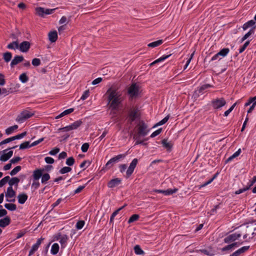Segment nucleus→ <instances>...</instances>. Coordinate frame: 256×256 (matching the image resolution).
Instances as JSON below:
<instances>
[{"mask_svg": "<svg viewBox=\"0 0 256 256\" xmlns=\"http://www.w3.org/2000/svg\"><path fill=\"white\" fill-rule=\"evenodd\" d=\"M250 248V246H244L239 248L238 250L235 251L232 254L230 255L229 256H239L242 254L246 250H248Z\"/></svg>", "mask_w": 256, "mask_h": 256, "instance_id": "obj_16", "label": "nucleus"}, {"mask_svg": "<svg viewBox=\"0 0 256 256\" xmlns=\"http://www.w3.org/2000/svg\"><path fill=\"white\" fill-rule=\"evenodd\" d=\"M18 128V126L16 124H15L13 126H10L6 130H5L6 134L8 136L10 135L14 132V130H17Z\"/></svg>", "mask_w": 256, "mask_h": 256, "instance_id": "obj_27", "label": "nucleus"}, {"mask_svg": "<svg viewBox=\"0 0 256 256\" xmlns=\"http://www.w3.org/2000/svg\"><path fill=\"white\" fill-rule=\"evenodd\" d=\"M89 144L88 143H84V144H82V146H81V150L83 152H87L88 149V148H89Z\"/></svg>", "mask_w": 256, "mask_h": 256, "instance_id": "obj_50", "label": "nucleus"}, {"mask_svg": "<svg viewBox=\"0 0 256 256\" xmlns=\"http://www.w3.org/2000/svg\"><path fill=\"white\" fill-rule=\"evenodd\" d=\"M12 54L10 52H6L3 54V59L6 62H8L12 59Z\"/></svg>", "mask_w": 256, "mask_h": 256, "instance_id": "obj_29", "label": "nucleus"}, {"mask_svg": "<svg viewBox=\"0 0 256 256\" xmlns=\"http://www.w3.org/2000/svg\"><path fill=\"white\" fill-rule=\"evenodd\" d=\"M134 250L136 254L141 255L144 254V251L141 248L140 246L139 245L135 246H134Z\"/></svg>", "mask_w": 256, "mask_h": 256, "instance_id": "obj_33", "label": "nucleus"}, {"mask_svg": "<svg viewBox=\"0 0 256 256\" xmlns=\"http://www.w3.org/2000/svg\"><path fill=\"white\" fill-rule=\"evenodd\" d=\"M34 113H26L24 114V113H20L16 118V121L20 124H22L26 121L27 119L30 118L34 115Z\"/></svg>", "mask_w": 256, "mask_h": 256, "instance_id": "obj_8", "label": "nucleus"}, {"mask_svg": "<svg viewBox=\"0 0 256 256\" xmlns=\"http://www.w3.org/2000/svg\"><path fill=\"white\" fill-rule=\"evenodd\" d=\"M22 169V167L20 166H16L10 172V176H13L16 175L18 172Z\"/></svg>", "mask_w": 256, "mask_h": 256, "instance_id": "obj_44", "label": "nucleus"}, {"mask_svg": "<svg viewBox=\"0 0 256 256\" xmlns=\"http://www.w3.org/2000/svg\"><path fill=\"white\" fill-rule=\"evenodd\" d=\"M125 156V154H120L112 158L107 162L106 164V167L107 168H110L114 164L118 162L121 158H124Z\"/></svg>", "mask_w": 256, "mask_h": 256, "instance_id": "obj_7", "label": "nucleus"}, {"mask_svg": "<svg viewBox=\"0 0 256 256\" xmlns=\"http://www.w3.org/2000/svg\"><path fill=\"white\" fill-rule=\"evenodd\" d=\"M126 120L128 123L132 124L134 122H139L137 124V132L134 135L145 136L150 132L148 125L143 120H140V113H128Z\"/></svg>", "mask_w": 256, "mask_h": 256, "instance_id": "obj_1", "label": "nucleus"}, {"mask_svg": "<svg viewBox=\"0 0 256 256\" xmlns=\"http://www.w3.org/2000/svg\"><path fill=\"white\" fill-rule=\"evenodd\" d=\"M134 170V168L129 166L126 172V177L129 178L132 174Z\"/></svg>", "mask_w": 256, "mask_h": 256, "instance_id": "obj_55", "label": "nucleus"}, {"mask_svg": "<svg viewBox=\"0 0 256 256\" xmlns=\"http://www.w3.org/2000/svg\"><path fill=\"white\" fill-rule=\"evenodd\" d=\"M18 147V146H15L11 148H7L2 151L4 154H2L0 157V160L2 162H6L10 158L8 156V154L7 153H6V152H7L8 150L10 149H14Z\"/></svg>", "mask_w": 256, "mask_h": 256, "instance_id": "obj_15", "label": "nucleus"}, {"mask_svg": "<svg viewBox=\"0 0 256 256\" xmlns=\"http://www.w3.org/2000/svg\"><path fill=\"white\" fill-rule=\"evenodd\" d=\"M48 38L50 42H54L58 39V33L56 31L50 32L48 34Z\"/></svg>", "mask_w": 256, "mask_h": 256, "instance_id": "obj_20", "label": "nucleus"}, {"mask_svg": "<svg viewBox=\"0 0 256 256\" xmlns=\"http://www.w3.org/2000/svg\"><path fill=\"white\" fill-rule=\"evenodd\" d=\"M140 136H138L137 135H134L133 139L136 140L135 145H138V144H142V145L146 144V143L144 142V141L148 140V138H145L144 140H140Z\"/></svg>", "mask_w": 256, "mask_h": 256, "instance_id": "obj_23", "label": "nucleus"}, {"mask_svg": "<svg viewBox=\"0 0 256 256\" xmlns=\"http://www.w3.org/2000/svg\"><path fill=\"white\" fill-rule=\"evenodd\" d=\"M63 200H64L62 199V198H58L55 202L53 203L51 205L52 208H54L58 206Z\"/></svg>", "mask_w": 256, "mask_h": 256, "instance_id": "obj_60", "label": "nucleus"}, {"mask_svg": "<svg viewBox=\"0 0 256 256\" xmlns=\"http://www.w3.org/2000/svg\"><path fill=\"white\" fill-rule=\"evenodd\" d=\"M82 120H76L71 124L58 128V131L68 132L76 130L82 124Z\"/></svg>", "mask_w": 256, "mask_h": 256, "instance_id": "obj_4", "label": "nucleus"}, {"mask_svg": "<svg viewBox=\"0 0 256 256\" xmlns=\"http://www.w3.org/2000/svg\"><path fill=\"white\" fill-rule=\"evenodd\" d=\"M6 48L10 50H16L18 48V40L13 41L6 46Z\"/></svg>", "mask_w": 256, "mask_h": 256, "instance_id": "obj_22", "label": "nucleus"}, {"mask_svg": "<svg viewBox=\"0 0 256 256\" xmlns=\"http://www.w3.org/2000/svg\"><path fill=\"white\" fill-rule=\"evenodd\" d=\"M170 56H171L170 54H168V55H164V56H162V57L158 58V59L155 60L152 62L150 64V66H152V65H154V64H158V62H162L164 60H166V58H169Z\"/></svg>", "mask_w": 256, "mask_h": 256, "instance_id": "obj_28", "label": "nucleus"}, {"mask_svg": "<svg viewBox=\"0 0 256 256\" xmlns=\"http://www.w3.org/2000/svg\"><path fill=\"white\" fill-rule=\"evenodd\" d=\"M250 106L249 109L247 110V112H251L254 110V107L256 106V96L252 98H250L248 102H246L244 104L245 106Z\"/></svg>", "mask_w": 256, "mask_h": 256, "instance_id": "obj_9", "label": "nucleus"}, {"mask_svg": "<svg viewBox=\"0 0 256 256\" xmlns=\"http://www.w3.org/2000/svg\"><path fill=\"white\" fill-rule=\"evenodd\" d=\"M86 187V185L79 186L74 192L75 194H78L81 192Z\"/></svg>", "mask_w": 256, "mask_h": 256, "instance_id": "obj_64", "label": "nucleus"}, {"mask_svg": "<svg viewBox=\"0 0 256 256\" xmlns=\"http://www.w3.org/2000/svg\"><path fill=\"white\" fill-rule=\"evenodd\" d=\"M4 207L10 211H14L16 210V206L13 204H6Z\"/></svg>", "mask_w": 256, "mask_h": 256, "instance_id": "obj_37", "label": "nucleus"}, {"mask_svg": "<svg viewBox=\"0 0 256 256\" xmlns=\"http://www.w3.org/2000/svg\"><path fill=\"white\" fill-rule=\"evenodd\" d=\"M229 244L224 246V248H222V252H226V251H228V250H232V249H234L233 247L232 246L231 244Z\"/></svg>", "mask_w": 256, "mask_h": 256, "instance_id": "obj_57", "label": "nucleus"}, {"mask_svg": "<svg viewBox=\"0 0 256 256\" xmlns=\"http://www.w3.org/2000/svg\"><path fill=\"white\" fill-rule=\"evenodd\" d=\"M250 44V41H246L244 44L239 49V53H242L246 48V47L248 46Z\"/></svg>", "mask_w": 256, "mask_h": 256, "instance_id": "obj_53", "label": "nucleus"}, {"mask_svg": "<svg viewBox=\"0 0 256 256\" xmlns=\"http://www.w3.org/2000/svg\"><path fill=\"white\" fill-rule=\"evenodd\" d=\"M84 224L85 222L84 220H78L76 224V227L77 230H81L84 227Z\"/></svg>", "mask_w": 256, "mask_h": 256, "instance_id": "obj_46", "label": "nucleus"}, {"mask_svg": "<svg viewBox=\"0 0 256 256\" xmlns=\"http://www.w3.org/2000/svg\"><path fill=\"white\" fill-rule=\"evenodd\" d=\"M162 132V128H158V130H156V131H154L151 134V135L150 136V138H154L155 136H158L159 134H160Z\"/></svg>", "mask_w": 256, "mask_h": 256, "instance_id": "obj_51", "label": "nucleus"}, {"mask_svg": "<svg viewBox=\"0 0 256 256\" xmlns=\"http://www.w3.org/2000/svg\"><path fill=\"white\" fill-rule=\"evenodd\" d=\"M122 182V180L120 178H115L111 180L108 183V186L109 188H114L119 184H120Z\"/></svg>", "mask_w": 256, "mask_h": 256, "instance_id": "obj_13", "label": "nucleus"}, {"mask_svg": "<svg viewBox=\"0 0 256 256\" xmlns=\"http://www.w3.org/2000/svg\"><path fill=\"white\" fill-rule=\"evenodd\" d=\"M241 149L239 148L236 152L234 154H232L231 156H230L225 162L226 163H228L232 161L234 158L238 156L241 153Z\"/></svg>", "mask_w": 256, "mask_h": 256, "instance_id": "obj_25", "label": "nucleus"}, {"mask_svg": "<svg viewBox=\"0 0 256 256\" xmlns=\"http://www.w3.org/2000/svg\"><path fill=\"white\" fill-rule=\"evenodd\" d=\"M106 94H108V100L110 108L112 110H121L123 108L124 100L122 93L115 89L110 88L108 90Z\"/></svg>", "mask_w": 256, "mask_h": 256, "instance_id": "obj_2", "label": "nucleus"}, {"mask_svg": "<svg viewBox=\"0 0 256 256\" xmlns=\"http://www.w3.org/2000/svg\"><path fill=\"white\" fill-rule=\"evenodd\" d=\"M90 163H91L88 160H84L80 164V168H84V170H85L86 168H85L86 165V164H88V165L86 166V168H87L88 166L90 165Z\"/></svg>", "mask_w": 256, "mask_h": 256, "instance_id": "obj_54", "label": "nucleus"}, {"mask_svg": "<svg viewBox=\"0 0 256 256\" xmlns=\"http://www.w3.org/2000/svg\"><path fill=\"white\" fill-rule=\"evenodd\" d=\"M20 80L22 83H26L28 80V78L26 73H22L20 76Z\"/></svg>", "mask_w": 256, "mask_h": 256, "instance_id": "obj_40", "label": "nucleus"}, {"mask_svg": "<svg viewBox=\"0 0 256 256\" xmlns=\"http://www.w3.org/2000/svg\"><path fill=\"white\" fill-rule=\"evenodd\" d=\"M169 118H170V115L168 114L167 116H166L162 120H161L159 122L156 123L154 126L153 128L158 127V126H162V125L165 124L168 122Z\"/></svg>", "mask_w": 256, "mask_h": 256, "instance_id": "obj_30", "label": "nucleus"}, {"mask_svg": "<svg viewBox=\"0 0 256 256\" xmlns=\"http://www.w3.org/2000/svg\"><path fill=\"white\" fill-rule=\"evenodd\" d=\"M162 43L163 40H160L148 44V46L150 48H155L162 44Z\"/></svg>", "mask_w": 256, "mask_h": 256, "instance_id": "obj_32", "label": "nucleus"}, {"mask_svg": "<svg viewBox=\"0 0 256 256\" xmlns=\"http://www.w3.org/2000/svg\"><path fill=\"white\" fill-rule=\"evenodd\" d=\"M28 196L25 193L20 194L18 196V202L20 204H24L28 200Z\"/></svg>", "mask_w": 256, "mask_h": 256, "instance_id": "obj_19", "label": "nucleus"}, {"mask_svg": "<svg viewBox=\"0 0 256 256\" xmlns=\"http://www.w3.org/2000/svg\"><path fill=\"white\" fill-rule=\"evenodd\" d=\"M242 236V234L240 232H235L229 234L224 239V242L226 244H230L238 240Z\"/></svg>", "mask_w": 256, "mask_h": 256, "instance_id": "obj_5", "label": "nucleus"}, {"mask_svg": "<svg viewBox=\"0 0 256 256\" xmlns=\"http://www.w3.org/2000/svg\"><path fill=\"white\" fill-rule=\"evenodd\" d=\"M30 46V44L29 42L24 41L20 44H18V48L22 52H26L29 50Z\"/></svg>", "mask_w": 256, "mask_h": 256, "instance_id": "obj_10", "label": "nucleus"}, {"mask_svg": "<svg viewBox=\"0 0 256 256\" xmlns=\"http://www.w3.org/2000/svg\"><path fill=\"white\" fill-rule=\"evenodd\" d=\"M255 28L256 26H254L252 29L250 30V31L248 32L245 34L244 36L242 38L241 40V42H244V40L248 38L252 34H254V30L255 29Z\"/></svg>", "mask_w": 256, "mask_h": 256, "instance_id": "obj_36", "label": "nucleus"}, {"mask_svg": "<svg viewBox=\"0 0 256 256\" xmlns=\"http://www.w3.org/2000/svg\"><path fill=\"white\" fill-rule=\"evenodd\" d=\"M30 147H32L30 146V142H24L21 144L20 145V150H24L26 148H28Z\"/></svg>", "mask_w": 256, "mask_h": 256, "instance_id": "obj_43", "label": "nucleus"}, {"mask_svg": "<svg viewBox=\"0 0 256 256\" xmlns=\"http://www.w3.org/2000/svg\"><path fill=\"white\" fill-rule=\"evenodd\" d=\"M198 252H201L202 254H204L208 256H214V254L212 250H208L206 249H200L198 250H197Z\"/></svg>", "mask_w": 256, "mask_h": 256, "instance_id": "obj_35", "label": "nucleus"}, {"mask_svg": "<svg viewBox=\"0 0 256 256\" xmlns=\"http://www.w3.org/2000/svg\"><path fill=\"white\" fill-rule=\"evenodd\" d=\"M90 94V92L89 90H86L84 94H82V96H81L80 99L82 100H86Z\"/></svg>", "mask_w": 256, "mask_h": 256, "instance_id": "obj_63", "label": "nucleus"}, {"mask_svg": "<svg viewBox=\"0 0 256 256\" xmlns=\"http://www.w3.org/2000/svg\"><path fill=\"white\" fill-rule=\"evenodd\" d=\"M21 160H22V158L20 157V156H16V157H14L12 159H11L10 160V162L12 164H14L17 163L18 162L20 161Z\"/></svg>", "mask_w": 256, "mask_h": 256, "instance_id": "obj_59", "label": "nucleus"}, {"mask_svg": "<svg viewBox=\"0 0 256 256\" xmlns=\"http://www.w3.org/2000/svg\"><path fill=\"white\" fill-rule=\"evenodd\" d=\"M72 170V168L69 167V166H64L62 168L60 171H59V172L60 174H66V173H68L70 172Z\"/></svg>", "mask_w": 256, "mask_h": 256, "instance_id": "obj_45", "label": "nucleus"}, {"mask_svg": "<svg viewBox=\"0 0 256 256\" xmlns=\"http://www.w3.org/2000/svg\"><path fill=\"white\" fill-rule=\"evenodd\" d=\"M128 93L131 99L136 98L140 94L139 86L136 83L132 84L128 89Z\"/></svg>", "mask_w": 256, "mask_h": 256, "instance_id": "obj_3", "label": "nucleus"}, {"mask_svg": "<svg viewBox=\"0 0 256 256\" xmlns=\"http://www.w3.org/2000/svg\"><path fill=\"white\" fill-rule=\"evenodd\" d=\"M45 162L48 164H52L54 162V159L51 157L47 156L44 158Z\"/></svg>", "mask_w": 256, "mask_h": 256, "instance_id": "obj_62", "label": "nucleus"}, {"mask_svg": "<svg viewBox=\"0 0 256 256\" xmlns=\"http://www.w3.org/2000/svg\"><path fill=\"white\" fill-rule=\"evenodd\" d=\"M226 104V102L224 98H217L212 101V106L215 110H219Z\"/></svg>", "mask_w": 256, "mask_h": 256, "instance_id": "obj_6", "label": "nucleus"}, {"mask_svg": "<svg viewBox=\"0 0 256 256\" xmlns=\"http://www.w3.org/2000/svg\"><path fill=\"white\" fill-rule=\"evenodd\" d=\"M248 190V188H247L246 186L242 188H240L238 190L235 192V194H240L246 190Z\"/></svg>", "mask_w": 256, "mask_h": 256, "instance_id": "obj_61", "label": "nucleus"}, {"mask_svg": "<svg viewBox=\"0 0 256 256\" xmlns=\"http://www.w3.org/2000/svg\"><path fill=\"white\" fill-rule=\"evenodd\" d=\"M59 249L60 246L57 243H54L52 246L50 253L53 255L56 254L59 251Z\"/></svg>", "mask_w": 256, "mask_h": 256, "instance_id": "obj_24", "label": "nucleus"}, {"mask_svg": "<svg viewBox=\"0 0 256 256\" xmlns=\"http://www.w3.org/2000/svg\"><path fill=\"white\" fill-rule=\"evenodd\" d=\"M32 64L34 66H38L41 64L40 60L38 58H34L32 59Z\"/></svg>", "mask_w": 256, "mask_h": 256, "instance_id": "obj_48", "label": "nucleus"}, {"mask_svg": "<svg viewBox=\"0 0 256 256\" xmlns=\"http://www.w3.org/2000/svg\"><path fill=\"white\" fill-rule=\"evenodd\" d=\"M138 159L136 158H134L130 162V166L131 168H133L134 169L138 164Z\"/></svg>", "mask_w": 256, "mask_h": 256, "instance_id": "obj_58", "label": "nucleus"}, {"mask_svg": "<svg viewBox=\"0 0 256 256\" xmlns=\"http://www.w3.org/2000/svg\"><path fill=\"white\" fill-rule=\"evenodd\" d=\"M162 144L164 148L167 149V150H170L172 147V144L170 142H168L167 140L163 139L162 140Z\"/></svg>", "mask_w": 256, "mask_h": 256, "instance_id": "obj_26", "label": "nucleus"}, {"mask_svg": "<svg viewBox=\"0 0 256 256\" xmlns=\"http://www.w3.org/2000/svg\"><path fill=\"white\" fill-rule=\"evenodd\" d=\"M43 169H36L33 172V178L34 180H38L42 176V172H44Z\"/></svg>", "mask_w": 256, "mask_h": 256, "instance_id": "obj_17", "label": "nucleus"}, {"mask_svg": "<svg viewBox=\"0 0 256 256\" xmlns=\"http://www.w3.org/2000/svg\"><path fill=\"white\" fill-rule=\"evenodd\" d=\"M178 190V188H168L166 190H155L154 192L156 193H162L165 196H170L174 193H176Z\"/></svg>", "mask_w": 256, "mask_h": 256, "instance_id": "obj_12", "label": "nucleus"}, {"mask_svg": "<svg viewBox=\"0 0 256 256\" xmlns=\"http://www.w3.org/2000/svg\"><path fill=\"white\" fill-rule=\"evenodd\" d=\"M60 150L58 148H54V149L49 152L48 154L52 156L56 155Z\"/></svg>", "mask_w": 256, "mask_h": 256, "instance_id": "obj_52", "label": "nucleus"}, {"mask_svg": "<svg viewBox=\"0 0 256 256\" xmlns=\"http://www.w3.org/2000/svg\"><path fill=\"white\" fill-rule=\"evenodd\" d=\"M59 236H60V241L59 242L61 245V248H64L66 246L67 242L68 240V237L66 234H64V235L62 236L60 234H59Z\"/></svg>", "mask_w": 256, "mask_h": 256, "instance_id": "obj_14", "label": "nucleus"}, {"mask_svg": "<svg viewBox=\"0 0 256 256\" xmlns=\"http://www.w3.org/2000/svg\"><path fill=\"white\" fill-rule=\"evenodd\" d=\"M26 132H24L21 134H18L16 136H14V140H20L21 138H22L24 136H25L26 135Z\"/></svg>", "mask_w": 256, "mask_h": 256, "instance_id": "obj_49", "label": "nucleus"}, {"mask_svg": "<svg viewBox=\"0 0 256 256\" xmlns=\"http://www.w3.org/2000/svg\"><path fill=\"white\" fill-rule=\"evenodd\" d=\"M36 14L40 16H44V14H45V9L43 8H36Z\"/></svg>", "mask_w": 256, "mask_h": 256, "instance_id": "obj_41", "label": "nucleus"}, {"mask_svg": "<svg viewBox=\"0 0 256 256\" xmlns=\"http://www.w3.org/2000/svg\"><path fill=\"white\" fill-rule=\"evenodd\" d=\"M140 218V216L138 214H132L128 219V224H131L132 222H134L138 220Z\"/></svg>", "mask_w": 256, "mask_h": 256, "instance_id": "obj_38", "label": "nucleus"}, {"mask_svg": "<svg viewBox=\"0 0 256 256\" xmlns=\"http://www.w3.org/2000/svg\"><path fill=\"white\" fill-rule=\"evenodd\" d=\"M20 182V179L16 177L12 178L8 182L9 186H12L14 185L17 186Z\"/></svg>", "mask_w": 256, "mask_h": 256, "instance_id": "obj_31", "label": "nucleus"}, {"mask_svg": "<svg viewBox=\"0 0 256 256\" xmlns=\"http://www.w3.org/2000/svg\"><path fill=\"white\" fill-rule=\"evenodd\" d=\"M256 182V176H254L252 178V180L250 181L248 183V185L246 186V187L248 188V190H249L250 188Z\"/></svg>", "mask_w": 256, "mask_h": 256, "instance_id": "obj_56", "label": "nucleus"}, {"mask_svg": "<svg viewBox=\"0 0 256 256\" xmlns=\"http://www.w3.org/2000/svg\"><path fill=\"white\" fill-rule=\"evenodd\" d=\"M16 196V192L13 190L12 187L8 186L7 188L6 192V198H12Z\"/></svg>", "mask_w": 256, "mask_h": 256, "instance_id": "obj_21", "label": "nucleus"}, {"mask_svg": "<svg viewBox=\"0 0 256 256\" xmlns=\"http://www.w3.org/2000/svg\"><path fill=\"white\" fill-rule=\"evenodd\" d=\"M74 158L72 156H71L66 159V164L68 166H72L74 164Z\"/></svg>", "mask_w": 256, "mask_h": 256, "instance_id": "obj_47", "label": "nucleus"}, {"mask_svg": "<svg viewBox=\"0 0 256 256\" xmlns=\"http://www.w3.org/2000/svg\"><path fill=\"white\" fill-rule=\"evenodd\" d=\"M256 22L254 20H249L243 25L242 28L244 30H246L248 28L254 26Z\"/></svg>", "mask_w": 256, "mask_h": 256, "instance_id": "obj_34", "label": "nucleus"}, {"mask_svg": "<svg viewBox=\"0 0 256 256\" xmlns=\"http://www.w3.org/2000/svg\"><path fill=\"white\" fill-rule=\"evenodd\" d=\"M10 222V217L6 216L4 218L0 220V227L5 228L9 225Z\"/></svg>", "mask_w": 256, "mask_h": 256, "instance_id": "obj_18", "label": "nucleus"}, {"mask_svg": "<svg viewBox=\"0 0 256 256\" xmlns=\"http://www.w3.org/2000/svg\"><path fill=\"white\" fill-rule=\"evenodd\" d=\"M50 179V176L48 174L46 173L42 174L41 182L42 184H46V182Z\"/></svg>", "mask_w": 256, "mask_h": 256, "instance_id": "obj_42", "label": "nucleus"}, {"mask_svg": "<svg viewBox=\"0 0 256 256\" xmlns=\"http://www.w3.org/2000/svg\"><path fill=\"white\" fill-rule=\"evenodd\" d=\"M229 52L230 50L228 48H224L218 52V54L222 57H224L227 55Z\"/></svg>", "mask_w": 256, "mask_h": 256, "instance_id": "obj_39", "label": "nucleus"}, {"mask_svg": "<svg viewBox=\"0 0 256 256\" xmlns=\"http://www.w3.org/2000/svg\"><path fill=\"white\" fill-rule=\"evenodd\" d=\"M24 60V58L22 56L16 55L12 60L10 66L12 68H14L18 64Z\"/></svg>", "mask_w": 256, "mask_h": 256, "instance_id": "obj_11", "label": "nucleus"}]
</instances>
